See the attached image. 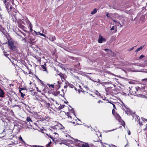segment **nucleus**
<instances>
[{"label": "nucleus", "mask_w": 147, "mask_h": 147, "mask_svg": "<svg viewBox=\"0 0 147 147\" xmlns=\"http://www.w3.org/2000/svg\"><path fill=\"white\" fill-rule=\"evenodd\" d=\"M11 16L13 19L14 18L15 19L19 27L22 28H24V26L22 24L26 25L27 24L29 28L30 31H32V25L29 20L27 19H22L21 18L22 16L19 13L15 11L12 12Z\"/></svg>", "instance_id": "1"}, {"label": "nucleus", "mask_w": 147, "mask_h": 147, "mask_svg": "<svg viewBox=\"0 0 147 147\" xmlns=\"http://www.w3.org/2000/svg\"><path fill=\"white\" fill-rule=\"evenodd\" d=\"M3 1V2L5 4V7L7 11L9 14H11V11L12 9V7L11 5L10 4L9 2L7 1L6 0H1Z\"/></svg>", "instance_id": "2"}, {"label": "nucleus", "mask_w": 147, "mask_h": 147, "mask_svg": "<svg viewBox=\"0 0 147 147\" xmlns=\"http://www.w3.org/2000/svg\"><path fill=\"white\" fill-rule=\"evenodd\" d=\"M78 142H80L78 143V146H79L82 147H93L92 146L89 145L87 143L80 141H79Z\"/></svg>", "instance_id": "3"}, {"label": "nucleus", "mask_w": 147, "mask_h": 147, "mask_svg": "<svg viewBox=\"0 0 147 147\" xmlns=\"http://www.w3.org/2000/svg\"><path fill=\"white\" fill-rule=\"evenodd\" d=\"M118 15L116 13H107L106 14V16L109 18L112 19L113 18L117 17Z\"/></svg>", "instance_id": "4"}, {"label": "nucleus", "mask_w": 147, "mask_h": 147, "mask_svg": "<svg viewBox=\"0 0 147 147\" xmlns=\"http://www.w3.org/2000/svg\"><path fill=\"white\" fill-rule=\"evenodd\" d=\"M106 40V39L105 38H103L102 36L100 35H99L98 37V41L99 43H101L103 41H105Z\"/></svg>", "instance_id": "5"}, {"label": "nucleus", "mask_w": 147, "mask_h": 147, "mask_svg": "<svg viewBox=\"0 0 147 147\" xmlns=\"http://www.w3.org/2000/svg\"><path fill=\"white\" fill-rule=\"evenodd\" d=\"M8 44L10 48L12 50H14L15 48V47L14 45V43L13 42L11 41H8Z\"/></svg>", "instance_id": "6"}, {"label": "nucleus", "mask_w": 147, "mask_h": 147, "mask_svg": "<svg viewBox=\"0 0 147 147\" xmlns=\"http://www.w3.org/2000/svg\"><path fill=\"white\" fill-rule=\"evenodd\" d=\"M0 31L4 35H6L7 32L5 30L4 28L1 24H0Z\"/></svg>", "instance_id": "7"}, {"label": "nucleus", "mask_w": 147, "mask_h": 147, "mask_svg": "<svg viewBox=\"0 0 147 147\" xmlns=\"http://www.w3.org/2000/svg\"><path fill=\"white\" fill-rule=\"evenodd\" d=\"M26 123L27 125H29L30 126H32V120L31 118L30 117H28L27 118Z\"/></svg>", "instance_id": "8"}, {"label": "nucleus", "mask_w": 147, "mask_h": 147, "mask_svg": "<svg viewBox=\"0 0 147 147\" xmlns=\"http://www.w3.org/2000/svg\"><path fill=\"white\" fill-rule=\"evenodd\" d=\"M42 104L45 107H47V108L50 107V104L49 103L45 101H43L42 102Z\"/></svg>", "instance_id": "9"}, {"label": "nucleus", "mask_w": 147, "mask_h": 147, "mask_svg": "<svg viewBox=\"0 0 147 147\" xmlns=\"http://www.w3.org/2000/svg\"><path fill=\"white\" fill-rule=\"evenodd\" d=\"M114 115L116 119L118 120L119 121H121V117L119 115L117 114V113H116V114Z\"/></svg>", "instance_id": "10"}, {"label": "nucleus", "mask_w": 147, "mask_h": 147, "mask_svg": "<svg viewBox=\"0 0 147 147\" xmlns=\"http://www.w3.org/2000/svg\"><path fill=\"white\" fill-rule=\"evenodd\" d=\"M126 109V110H125V111L126 112V113L127 114V115L131 114V110L129 108H128L125 107Z\"/></svg>", "instance_id": "11"}, {"label": "nucleus", "mask_w": 147, "mask_h": 147, "mask_svg": "<svg viewBox=\"0 0 147 147\" xmlns=\"http://www.w3.org/2000/svg\"><path fill=\"white\" fill-rule=\"evenodd\" d=\"M56 39V38L54 36H51L49 38V40L52 42L55 41Z\"/></svg>", "instance_id": "12"}, {"label": "nucleus", "mask_w": 147, "mask_h": 147, "mask_svg": "<svg viewBox=\"0 0 147 147\" xmlns=\"http://www.w3.org/2000/svg\"><path fill=\"white\" fill-rule=\"evenodd\" d=\"M4 94L5 93L4 91L2 90H0V97H4Z\"/></svg>", "instance_id": "13"}, {"label": "nucleus", "mask_w": 147, "mask_h": 147, "mask_svg": "<svg viewBox=\"0 0 147 147\" xmlns=\"http://www.w3.org/2000/svg\"><path fill=\"white\" fill-rule=\"evenodd\" d=\"M35 34H36V35H39V34L40 36H43L44 37H46L45 35V34H43L42 33H40V32H36V31H35Z\"/></svg>", "instance_id": "14"}, {"label": "nucleus", "mask_w": 147, "mask_h": 147, "mask_svg": "<svg viewBox=\"0 0 147 147\" xmlns=\"http://www.w3.org/2000/svg\"><path fill=\"white\" fill-rule=\"evenodd\" d=\"M97 9L96 8H95L94 10L91 12V14L92 15H93L95 14L97 11Z\"/></svg>", "instance_id": "15"}, {"label": "nucleus", "mask_w": 147, "mask_h": 147, "mask_svg": "<svg viewBox=\"0 0 147 147\" xmlns=\"http://www.w3.org/2000/svg\"><path fill=\"white\" fill-rule=\"evenodd\" d=\"M143 47H144V46H141L140 47L138 48L137 49V50H136V51H135V52L136 53L138 52L139 51H140V50L142 49Z\"/></svg>", "instance_id": "16"}, {"label": "nucleus", "mask_w": 147, "mask_h": 147, "mask_svg": "<svg viewBox=\"0 0 147 147\" xmlns=\"http://www.w3.org/2000/svg\"><path fill=\"white\" fill-rule=\"evenodd\" d=\"M108 84V83L107 82H101V83H100V84H101L103 86H104L105 85Z\"/></svg>", "instance_id": "17"}, {"label": "nucleus", "mask_w": 147, "mask_h": 147, "mask_svg": "<svg viewBox=\"0 0 147 147\" xmlns=\"http://www.w3.org/2000/svg\"><path fill=\"white\" fill-rule=\"evenodd\" d=\"M145 19V16L144 15L142 16L140 18V20L142 22H144Z\"/></svg>", "instance_id": "18"}, {"label": "nucleus", "mask_w": 147, "mask_h": 147, "mask_svg": "<svg viewBox=\"0 0 147 147\" xmlns=\"http://www.w3.org/2000/svg\"><path fill=\"white\" fill-rule=\"evenodd\" d=\"M19 91H22L24 90H25L26 88H19Z\"/></svg>", "instance_id": "19"}, {"label": "nucleus", "mask_w": 147, "mask_h": 147, "mask_svg": "<svg viewBox=\"0 0 147 147\" xmlns=\"http://www.w3.org/2000/svg\"><path fill=\"white\" fill-rule=\"evenodd\" d=\"M68 86L71 88H74V86L72 84L67 82Z\"/></svg>", "instance_id": "20"}, {"label": "nucleus", "mask_w": 147, "mask_h": 147, "mask_svg": "<svg viewBox=\"0 0 147 147\" xmlns=\"http://www.w3.org/2000/svg\"><path fill=\"white\" fill-rule=\"evenodd\" d=\"M55 84V83H54V84H47V85L49 87H52V88H54V86Z\"/></svg>", "instance_id": "21"}, {"label": "nucleus", "mask_w": 147, "mask_h": 147, "mask_svg": "<svg viewBox=\"0 0 147 147\" xmlns=\"http://www.w3.org/2000/svg\"><path fill=\"white\" fill-rule=\"evenodd\" d=\"M41 66L43 69V71H46L47 70V69L45 66L44 65H41Z\"/></svg>", "instance_id": "22"}, {"label": "nucleus", "mask_w": 147, "mask_h": 147, "mask_svg": "<svg viewBox=\"0 0 147 147\" xmlns=\"http://www.w3.org/2000/svg\"><path fill=\"white\" fill-rule=\"evenodd\" d=\"M104 50L105 51H107V53L109 52V51L110 52H112L109 49H104Z\"/></svg>", "instance_id": "23"}, {"label": "nucleus", "mask_w": 147, "mask_h": 147, "mask_svg": "<svg viewBox=\"0 0 147 147\" xmlns=\"http://www.w3.org/2000/svg\"><path fill=\"white\" fill-rule=\"evenodd\" d=\"M46 135L48 136L49 137H50V138H51L54 141V139L53 138V137H52V136H51L50 135H49L48 134H46Z\"/></svg>", "instance_id": "24"}, {"label": "nucleus", "mask_w": 147, "mask_h": 147, "mask_svg": "<svg viewBox=\"0 0 147 147\" xmlns=\"http://www.w3.org/2000/svg\"><path fill=\"white\" fill-rule=\"evenodd\" d=\"M19 140H20V141H21L22 142H24V141L23 140L22 137H21V136H20V137H19Z\"/></svg>", "instance_id": "25"}, {"label": "nucleus", "mask_w": 147, "mask_h": 147, "mask_svg": "<svg viewBox=\"0 0 147 147\" xmlns=\"http://www.w3.org/2000/svg\"><path fill=\"white\" fill-rule=\"evenodd\" d=\"M112 114L113 115H115V114H116V113H115V110L114 109H113V110H112Z\"/></svg>", "instance_id": "26"}, {"label": "nucleus", "mask_w": 147, "mask_h": 147, "mask_svg": "<svg viewBox=\"0 0 147 147\" xmlns=\"http://www.w3.org/2000/svg\"><path fill=\"white\" fill-rule=\"evenodd\" d=\"M51 142H50L46 146V147H49L50 146V144H51Z\"/></svg>", "instance_id": "27"}, {"label": "nucleus", "mask_w": 147, "mask_h": 147, "mask_svg": "<svg viewBox=\"0 0 147 147\" xmlns=\"http://www.w3.org/2000/svg\"><path fill=\"white\" fill-rule=\"evenodd\" d=\"M80 65V63L77 62L76 64V67H77V68H78V67Z\"/></svg>", "instance_id": "28"}, {"label": "nucleus", "mask_w": 147, "mask_h": 147, "mask_svg": "<svg viewBox=\"0 0 147 147\" xmlns=\"http://www.w3.org/2000/svg\"><path fill=\"white\" fill-rule=\"evenodd\" d=\"M115 26H112V27L111 28V30H115Z\"/></svg>", "instance_id": "29"}, {"label": "nucleus", "mask_w": 147, "mask_h": 147, "mask_svg": "<svg viewBox=\"0 0 147 147\" xmlns=\"http://www.w3.org/2000/svg\"><path fill=\"white\" fill-rule=\"evenodd\" d=\"M141 119L143 121H147V119H145L144 118H141Z\"/></svg>", "instance_id": "30"}, {"label": "nucleus", "mask_w": 147, "mask_h": 147, "mask_svg": "<svg viewBox=\"0 0 147 147\" xmlns=\"http://www.w3.org/2000/svg\"><path fill=\"white\" fill-rule=\"evenodd\" d=\"M94 82H97V83H99L100 84V83H101L100 82V80L99 79H98V81H93Z\"/></svg>", "instance_id": "31"}, {"label": "nucleus", "mask_w": 147, "mask_h": 147, "mask_svg": "<svg viewBox=\"0 0 147 147\" xmlns=\"http://www.w3.org/2000/svg\"><path fill=\"white\" fill-rule=\"evenodd\" d=\"M144 56L143 55H141L140 57L139 58L140 59H141L143 58L144 57Z\"/></svg>", "instance_id": "32"}, {"label": "nucleus", "mask_w": 147, "mask_h": 147, "mask_svg": "<svg viewBox=\"0 0 147 147\" xmlns=\"http://www.w3.org/2000/svg\"><path fill=\"white\" fill-rule=\"evenodd\" d=\"M31 147H39V146L37 145L30 146Z\"/></svg>", "instance_id": "33"}, {"label": "nucleus", "mask_w": 147, "mask_h": 147, "mask_svg": "<svg viewBox=\"0 0 147 147\" xmlns=\"http://www.w3.org/2000/svg\"><path fill=\"white\" fill-rule=\"evenodd\" d=\"M36 88L37 90V91L38 92H41V91L40 90H39L38 88V87H36Z\"/></svg>", "instance_id": "34"}, {"label": "nucleus", "mask_w": 147, "mask_h": 147, "mask_svg": "<svg viewBox=\"0 0 147 147\" xmlns=\"http://www.w3.org/2000/svg\"><path fill=\"white\" fill-rule=\"evenodd\" d=\"M22 41H24V42H26V41L25 38H23L22 39Z\"/></svg>", "instance_id": "35"}, {"label": "nucleus", "mask_w": 147, "mask_h": 147, "mask_svg": "<svg viewBox=\"0 0 147 147\" xmlns=\"http://www.w3.org/2000/svg\"><path fill=\"white\" fill-rule=\"evenodd\" d=\"M4 54L5 56L7 57V56L9 55V54H7L6 53H5Z\"/></svg>", "instance_id": "36"}, {"label": "nucleus", "mask_w": 147, "mask_h": 147, "mask_svg": "<svg viewBox=\"0 0 147 147\" xmlns=\"http://www.w3.org/2000/svg\"><path fill=\"white\" fill-rule=\"evenodd\" d=\"M139 123L140 125L141 126L143 125V123L142 122H141L140 121H139Z\"/></svg>", "instance_id": "37"}, {"label": "nucleus", "mask_w": 147, "mask_h": 147, "mask_svg": "<svg viewBox=\"0 0 147 147\" xmlns=\"http://www.w3.org/2000/svg\"><path fill=\"white\" fill-rule=\"evenodd\" d=\"M0 17L1 19H3V17L2 16L1 13L0 12Z\"/></svg>", "instance_id": "38"}, {"label": "nucleus", "mask_w": 147, "mask_h": 147, "mask_svg": "<svg viewBox=\"0 0 147 147\" xmlns=\"http://www.w3.org/2000/svg\"><path fill=\"white\" fill-rule=\"evenodd\" d=\"M25 94L24 93L23 94H22V95H21V96L22 97V98H24V96H25Z\"/></svg>", "instance_id": "39"}, {"label": "nucleus", "mask_w": 147, "mask_h": 147, "mask_svg": "<svg viewBox=\"0 0 147 147\" xmlns=\"http://www.w3.org/2000/svg\"><path fill=\"white\" fill-rule=\"evenodd\" d=\"M30 42H32L34 40V39L33 38L32 39L31 38H30Z\"/></svg>", "instance_id": "40"}, {"label": "nucleus", "mask_w": 147, "mask_h": 147, "mask_svg": "<svg viewBox=\"0 0 147 147\" xmlns=\"http://www.w3.org/2000/svg\"><path fill=\"white\" fill-rule=\"evenodd\" d=\"M112 105H113L114 108H115L116 109L115 105L113 104H112Z\"/></svg>", "instance_id": "41"}, {"label": "nucleus", "mask_w": 147, "mask_h": 147, "mask_svg": "<svg viewBox=\"0 0 147 147\" xmlns=\"http://www.w3.org/2000/svg\"><path fill=\"white\" fill-rule=\"evenodd\" d=\"M59 75L61 77H62V76H63V74H62L61 73H60V74H59Z\"/></svg>", "instance_id": "42"}, {"label": "nucleus", "mask_w": 147, "mask_h": 147, "mask_svg": "<svg viewBox=\"0 0 147 147\" xmlns=\"http://www.w3.org/2000/svg\"><path fill=\"white\" fill-rule=\"evenodd\" d=\"M130 134H131V133H130V131L129 130L128 131V134L129 135H130Z\"/></svg>", "instance_id": "43"}, {"label": "nucleus", "mask_w": 147, "mask_h": 147, "mask_svg": "<svg viewBox=\"0 0 147 147\" xmlns=\"http://www.w3.org/2000/svg\"><path fill=\"white\" fill-rule=\"evenodd\" d=\"M29 74H32V72L31 71V70H30L29 71Z\"/></svg>", "instance_id": "44"}, {"label": "nucleus", "mask_w": 147, "mask_h": 147, "mask_svg": "<svg viewBox=\"0 0 147 147\" xmlns=\"http://www.w3.org/2000/svg\"><path fill=\"white\" fill-rule=\"evenodd\" d=\"M124 147H128V143Z\"/></svg>", "instance_id": "45"}, {"label": "nucleus", "mask_w": 147, "mask_h": 147, "mask_svg": "<svg viewBox=\"0 0 147 147\" xmlns=\"http://www.w3.org/2000/svg\"><path fill=\"white\" fill-rule=\"evenodd\" d=\"M134 49V47H133L132 48H131L129 50V51H131L132 50H133Z\"/></svg>", "instance_id": "46"}, {"label": "nucleus", "mask_w": 147, "mask_h": 147, "mask_svg": "<svg viewBox=\"0 0 147 147\" xmlns=\"http://www.w3.org/2000/svg\"><path fill=\"white\" fill-rule=\"evenodd\" d=\"M67 87V86L66 85L64 86V88H66Z\"/></svg>", "instance_id": "47"}, {"label": "nucleus", "mask_w": 147, "mask_h": 147, "mask_svg": "<svg viewBox=\"0 0 147 147\" xmlns=\"http://www.w3.org/2000/svg\"><path fill=\"white\" fill-rule=\"evenodd\" d=\"M20 93L21 94V95H22V94H23L24 93H23L22 92V91H19Z\"/></svg>", "instance_id": "48"}, {"label": "nucleus", "mask_w": 147, "mask_h": 147, "mask_svg": "<svg viewBox=\"0 0 147 147\" xmlns=\"http://www.w3.org/2000/svg\"><path fill=\"white\" fill-rule=\"evenodd\" d=\"M102 102V101H101V100H99L98 101V103H100V102Z\"/></svg>", "instance_id": "49"}, {"label": "nucleus", "mask_w": 147, "mask_h": 147, "mask_svg": "<svg viewBox=\"0 0 147 147\" xmlns=\"http://www.w3.org/2000/svg\"><path fill=\"white\" fill-rule=\"evenodd\" d=\"M63 108V106H62L61 107V108H60V107L59 108V109H62V108Z\"/></svg>", "instance_id": "50"}, {"label": "nucleus", "mask_w": 147, "mask_h": 147, "mask_svg": "<svg viewBox=\"0 0 147 147\" xmlns=\"http://www.w3.org/2000/svg\"><path fill=\"white\" fill-rule=\"evenodd\" d=\"M99 140H100V139H98L97 140H96V141L94 140V141H95V142H98V141H99Z\"/></svg>", "instance_id": "51"}, {"label": "nucleus", "mask_w": 147, "mask_h": 147, "mask_svg": "<svg viewBox=\"0 0 147 147\" xmlns=\"http://www.w3.org/2000/svg\"><path fill=\"white\" fill-rule=\"evenodd\" d=\"M23 71L24 72V73L25 74H27V72H25L24 71Z\"/></svg>", "instance_id": "52"}, {"label": "nucleus", "mask_w": 147, "mask_h": 147, "mask_svg": "<svg viewBox=\"0 0 147 147\" xmlns=\"http://www.w3.org/2000/svg\"><path fill=\"white\" fill-rule=\"evenodd\" d=\"M113 8L114 9H116L117 10H119L120 9H119L116 8H115V7H113Z\"/></svg>", "instance_id": "53"}, {"label": "nucleus", "mask_w": 147, "mask_h": 147, "mask_svg": "<svg viewBox=\"0 0 147 147\" xmlns=\"http://www.w3.org/2000/svg\"><path fill=\"white\" fill-rule=\"evenodd\" d=\"M68 116V117L70 118H71V116L70 115H69V116Z\"/></svg>", "instance_id": "54"}, {"label": "nucleus", "mask_w": 147, "mask_h": 147, "mask_svg": "<svg viewBox=\"0 0 147 147\" xmlns=\"http://www.w3.org/2000/svg\"><path fill=\"white\" fill-rule=\"evenodd\" d=\"M72 109V110H73V111H74V115H75V113H74V111L73 109Z\"/></svg>", "instance_id": "55"}, {"label": "nucleus", "mask_w": 147, "mask_h": 147, "mask_svg": "<svg viewBox=\"0 0 147 147\" xmlns=\"http://www.w3.org/2000/svg\"><path fill=\"white\" fill-rule=\"evenodd\" d=\"M109 102V103H110L112 104H113L112 102Z\"/></svg>", "instance_id": "56"}, {"label": "nucleus", "mask_w": 147, "mask_h": 147, "mask_svg": "<svg viewBox=\"0 0 147 147\" xmlns=\"http://www.w3.org/2000/svg\"><path fill=\"white\" fill-rule=\"evenodd\" d=\"M78 91L79 93H80V90H78Z\"/></svg>", "instance_id": "57"}, {"label": "nucleus", "mask_w": 147, "mask_h": 147, "mask_svg": "<svg viewBox=\"0 0 147 147\" xmlns=\"http://www.w3.org/2000/svg\"><path fill=\"white\" fill-rule=\"evenodd\" d=\"M75 88V90H77V88Z\"/></svg>", "instance_id": "58"}, {"label": "nucleus", "mask_w": 147, "mask_h": 147, "mask_svg": "<svg viewBox=\"0 0 147 147\" xmlns=\"http://www.w3.org/2000/svg\"><path fill=\"white\" fill-rule=\"evenodd\" d=\"M113 21L115 22H116V21L115 20H113Z\"/></svg>", "instance_id": "59"}, {"label": "nucleus", "mask_w": 147, "mask_h": 147, "mask_svg": "<svg viewBox=\"0 0 147 147\" xmlns=\"http://www.w3.org/2000/svg\"><path fill=\"white\" fill-rule=\"evenodd\" d=\"M79 87H80V88H81V86H79Z\"/></svg>", "instance_id": "60"}, {"label": "nucleus", "mask_w": 147, "mask_h": 147, "mask_svg": "<svg viewBox=\"0 0 147 147\" xmlns=\"http://www.w3.org/2000/svg\"><path fill=\"white\" fill-rule=\"evenodd\" d=\"M116 31H117V30H116V31H114V32L115 33L116 32Z\"/></svg>", "instance_id": "61"}, {"label": "nucleus", "mask_w": 147, "mask_h": 147, "mask_svg": "<svg viewBox=\"0 0 147 147\" xmlns=\"http://www.w3.org/2000/svg\"><path fill=\"white\" fill-rule=\"evenodd\" d=\"M57 82H58V84H59V81H58Z\"/></svg>", "instance_id": "62"}, {"label": "nucleus", "mask_w": 147, "mask_h": 147, "mask_svg": "<svg viewBox=\"0 0 147 147\" xmlns=\"http://www.w3.org/2000/svg\"><path fill=\"white\" fill-rule=\"evenodd\" d=\"M138 117H137V119H138Z\"/></svg>", "instance_id": "63"}, {"label": "nucleus", "mask_w": 147, "mask_h": 147, "mask_svg": "<svg viewBox=\"0 0 147 147\" xmlns=\"http://www.w3.org/2000/svg\"><path fill=\"white\" fill-rule=\"evenodd\" d=\"M136 90L137 91H138V88H136Z\"/></svg>", "instance_id": "64"}]
</instances>
